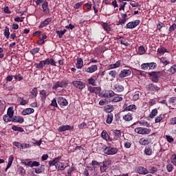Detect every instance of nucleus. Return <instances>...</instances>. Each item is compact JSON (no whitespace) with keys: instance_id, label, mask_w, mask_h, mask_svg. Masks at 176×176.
<instances>
[{"instance_id":"obj_1","label":"nucleus","mask_w":176,"mask_h":176,"mask_svg":"<svg viewBox=\"0 0 176 176\" xmlns=\"http://www.w3.org/2000/svg\"><path fill=\"white\" fill-rule=\"evenodd\" d=\"M147 74L148 76L151 78V80L154 83H157L159 82V78H160V76H163V72H151Z\"/></svg>"},{"instance_id":"obj_2","label":"nucleus","mask_w":176,"mask_h":176,"mask_svg":"<svg viewBox=\"0 0 176 176\" xmlns=\"http://www.w3.org/2000/svg\"><path fill=\"white\" fill-rule=\"evenodd\" d=\"M140 67L141 69H143L144 71H151L156 69V68L157 67V64L155 62L146 63H142Z\"/></svg>"},{"instance_id":"obj_3","label":"nucleus","mask_w":176,"mask_h":176,"mask_svg":"<svg viewBox=\"0 0 176 176\" xmlns=\"http://www.w3.org/2000/svg\"><path fill=\"white\" fill-rule=\"evenodd\" d=\"M103 151L104 153L106 155H116L118 152H119V149L116 147H111V146H103Z\"/></svg>"},{"instance_id":"obj_4","label":"nucleus","mask_w":176,"mask_h":176,"mask_svg":"<svg viewBox=\"0 0 176 176\" xmlns=\"http://www.w3.org/2000/svg\"><path fill=\"white\" fill-rule=\"evenodd\" d=\"M151 131H152L151 129L145 127L140 126L135 129V133L140 134L141 135H147L148 134H151Z\"/></svg>"},{"instance_id":"obj_5","label":"nucleus","mask_w":176,"mask_h":176,"mask_svg":"<svg viewBox=\"0 0 176 176\" xmlns=\"http://www.w3.org/2000/svg\"><path fill=\"white\" fill-rule=\"evenodd\" d=\"M68 86V80H58L56 83L54 84L52 87V90H57L58 87H60L61 89H63L64 87H67Z\"/></svg>"},{"instance_id":"obj_6","label":"nucleus","mask_w":176,"mask_h":176,"mask_svg":"<svg viewBox=\"0 0 176 176\" xmlns=\"http://www.w3.org/2000/svg\"><path fill=\"white\" fill-rule=\"evenodd\" d=\"M72 83L73 86L76 87V89H78L80 91L83 90V89L86 87V83H85L83 81L74 80V81H72Z\"/></svg>"},{"instance_id":"obj_7","label":"nucleus","mask_w":176,"mask_h":176,"mask_svg":"<svg viewBox=\"0 0 176 176\" xmlns=\"http://www.w3.org/2000/svg\"><path fill=\"white\" fill-rule=\"evenodd\" d=\"M146 87L147 90H148V91H151V93H156L160 90V87L153 83L148 84Z\"/></svg>"},{"instance_id":"obj_8","label":"nucleus","mask_w":176,"mask_h":176,"mask_svg":"<svg viewBox=\"0 0 176 176\" xmlns=\"http://www.w3.org/2000/svg\"><path fill=\"white\" fill-rule=\"evenodd\" d=\"M131 72H132L131 69H124L120 71L119 74V78H120V79L127 78V76H130V75H131Z\"/></svg>"},{"instance_id":"obj_9","label":"nucleus","mask_w":176,"mask_h":176,"mask_svg":"<svg viewBox=\"0 0 176 176\" xmlns=\"http://www.w3.org/2000/svg\"><path fill=\"white\" fill-rule=\"evenodd\" d=\"M140 23H141V21H140V19H136L133 21L129 22L126 25V28L129 30H133V28H135V27H138V25H140Z\"/></svg>"},{"instance_id":"obj_10","label":"nucleus","mask_w":176,"mask_h":176,"mask_svg":"<svg viewBox=\"0 0 176 176\" xmlns=\"http://www.w3.org/2000/svg\"><path fill=\"white\" fill-rule=\"evenodd\" d=\"M71 130H74V126L63 125L59 126L58 129V133H64V131H71Z\"/></svg>"},{"instance_id":"obj_11","label":"nucleus","mask_w":176,"mask_h":176,"mask_svg":"<svg viewBox=\"0 0 176 176\" xmlns=\"http://www.w3.org/2000/svg\"><path fill=\"white\" fill-rule=\"evenodd\" d=\"M123 108H124V112H127L129 111L134 112L135 111H137V106L135 104H130L129 106H127V104L124 103Z\"/></svg>"},{"instance_id":"obj_12","label":"nucleus","mask_w":176,"mask_h":176,"mask_svg":"<svg viewBox=\"0 0 176 176\" xmlns=\"http://www.w3.org/2000/svg\"><path fill=\"white\" fill-rule=\"evenodd\" d=\"M100 163H101V164L100 165V171H101V173H105V171H107V170H108V166H109V164H111V160L104 161Z\"/></svg>"},{"instance_id":"obj_13","label":"nucleus","mask_w":176,"mask_h":176,"mask_svg":"<svg viewBox=\"0 0 176 176\" xmlns=\"http://www.w3.org/2000/svg\"><path fill=\"white\" fill-rule=\"evenodd\" d=\"M136 171L137 173H138V174H140L142 175H146V174L149 173V170H148L144 166L136 167Z\"/></svg>"},{"instance_id":"obj_14","label":"nucleus","mask_w":176,"mask_h":176,"mask_svg":"<svg viewBox=\"0 0 176 176\" xmlns=\"http://www.w3.org/2000/svg\"><path fill=\"white\" fill-rule=\"evenodd\" d=\"M57 102L60 107H67L68 105V100L64 97H58Z\"/></svg>"},{"instance_id":"obj_15","label":"nucleus","mask_w":176,"mask_h":176,"mask_svg":"<svg viewBox=\"0 0 176 176\" xmlns=\"http://www.w3.org/2000/svg\"><path fill=\"white\" fill-rule=\"evenodd\" d=\"M68 167V163H64V162H60L58 161V164L56 165V168L58 170V171H63L65 170Z\"/></svg>"},{"instance_id":"obj_16","label":"nucleus","mask_w":176,"mask_h":176,"mask_svg":"<svg viewBox=\"0 0 176 176\" xmlns=\"http://www.w3.org/2000/svg\"><path fill=\"white\" fill-rule=\"evenodd\" d=\"M41 8L43 9V12L45 14H50V8H49V3L46 1H45L41 6Z\"/></svg>"},{"instance_id":"obj_17","label":"nucleus","mask_w":176,"mask_h":176,"mask_svg":"<svg viewBox=\"0 0 176 176\" xmlns=\"http://www.w3.org/2000/svg\"><path fill=\"white\" fill-rule=\"evenodd\" d=\"M113 90L116 93H122L124 91V87L121 84L117 83L113 85Z\"/></svg>"},{"instance_id":"obj_18","label":"nucleus","mask_w":176,"mask_h":176,"mask_svg":"<svg viewBox=\"0 0 176 176\" xmlns=\"http://www.w3.org/2000/svg\"><path fill=\"white\" fill-rule=\"evenodd\" d=\"M166 113L160 114L157 116L155 118V123H163L164 119H166Z\"/></svg>"},{"instance_id":"obj_19","label":"nucleus","mask_w":176,"mask_h":176,"mask_svg":"<svg viewBox=\"0 0 176 176\" xmlns=\"http://www.w3.org/2000/svg\"><path fill=\"white\" fill-rule=\"evenodd\" d=\"M53 20L52 17L47 18L45 19L43 21H42L39 26L38 28H45L47 25H49L50 24V22Z\"/></svg>"},{"instance_id":"obj_20","label":"nucleus","mask_w":176,"mask_h":176,"mask_svg":"<svg viewBox=\"0 0 176 176\" xmlns=\"http://www.w3.org/2000/svg\"><path fill=\"white\" fill-rule=\"evenodd\" d=\"M11 119V122H13L14 123H24V118L20 116H14Z\"/></svg>"},{"instance_id":"obj_21","label":"nucleus","mask_w":176,"mask_h":176,"mask_svg":"<svg viewBox=\"0 0 176 176\" xmlns=\"http://www.w3.org/2000/svg\"><path fill=\"white\" fill-rule=\"evenodd\" d=\"M122 19L118 21V25H123V24H126V21L129 20V17H127V13H122L121 14Z\"/></svg>"},{"instance_id":"obj_22","label":"nucleus","mask_w":176,"mask_h":176,"mask_svg":"<svg viewBox=\"0 0 176 176\" xmlns=\"http://www.w3.org/2000/svg\"><path fill=\"white\" fill-rule=\"evenodd\" d=\"M61 160V156H58V157L54 158L53 160L49 161L48 165L49 167H52V166H57L58 164V162Z\"/></svg>"},{"instance_id":"obj_23","label":"nucleus","mask_w":176,"mask_h":176,"mask_svg":"<svg viewBox=\"0 0 176 176\" xmlns=\"http://www.w3.org/2000/svg\"><path fill=\"white\" fill-rule=\"evenodd\" d=\"M47 96H49V94H47V92L46 91V90L43 89L40 91V97H41V102H45L46 98L47 97Z\"/></svg>"},{"instance_id":"obj_24","label":"nucleus","mask_w":176,"mask_h":176,"mask_svg":"<svg viewBox=\"0 0 176 176\" xmlns=\"http://www.w3.org/2000/svg\"><path fill=\"white\" fill-rule=\"evenodd\" d=\"M35 110L33 108H27L22 111L21 115L23 116H26V115H31V113H34Z\"/></svg>"},{"instance_id":"obj_25","label":"nucleus","mask_w":176,"mask_h":176,"mask_svg":"<svg viewBox=\"0 0 176 176\" xmlns=\"http://www.w3.org/2000/svg\"><path fill=\"white\" fill-rule=\"evenodd\" d=\"M89 91L90 93H94L95 94H98L100 91H101V87H88Z\"/></svg>"},{"instance_id":"obj_26","label":"nucleus","mask_w":176,"mask_h":176,"mask_svg":"<svg viewBox=\"0 0 176 176\" xmlns=\"http://www.w3.org/2000/svg\"><path fill=\"white\" fill-rule=\"evenodd\" d=\"M98 69V66L97 65H93L91 67L86 69L85 72H88V74H93V72H96Z\"/></svg>"},{"instance_id":"obj_27","label":"nucleus","mask_w":176,"mask_h":176,"mask_svg":"<svg viewBox=\"0 0 176 176\" xmlns=\"http://www.w3.org/2000/svg\"><path fill=\"white\" fill-rule=\"evenodd\" d=\"M102 27L103 30L106 31V32H107V34H109V32L112 31V28H111V25H109L105 22H102Z\"/></svg>"},{"instance_id":"obj_28","label":"nucleus","mask_w":176,"mask_h":176,"mask_svg":"<svg viewBox=\"0 0 176 176\" xmlns=\"http://www.w3.org/2000/svg\"><path fill=\"white\" fill-rule=\"evenodd\" d=\"M110 100L112 102H120V101H123V97L115 94V96Z\"/></svg>"},{"instance_id":"obj_29","label":"nucleus","mask_w":176,"mask_h":176,"mask_svg":"<svg viewBox=\"0 0 176 176\" xmlns=\"http://www.w3.org/2000/svg\"><path fill=\"white\" fill-rule=\"evenodd\" d=\"M101 137L103 140H105V141H109V142L112 141V138L109 137L108 132H107L106 131H102Z\"/></svg>"},{"instance_id":"obj_30","label":"nucleus","mask_w":176,"mask_h":176,"mask_svg":"<svg viewBox=\"0 0 176 176\" xmlns=\"http://www.w3.org/2000/svg\"><path fill=\"white\" fill-rule=\"evenodd\" d=\"M34 173L36 174H42V173H45V165L41 164L38 168H34Z\"/></svg>"},{"instance_id":"obj_31","label":"nucleus","mask_w":176,"mask_h":176,"mask_svg":"<svg viewBox=\"0 0 176 176\" xmlns=\"http://www.w3.org/2000/svg\"><path fill=\"white\" fill-rule=\"evenodd\" d=\"M118 75V72H116L115 70H111L108 74H107V79L108 80V79H109V76H111V80H113V79H115L116 78V76Z\"/></svg>"},{"instance_id":"obj_32","label":"nucleus","mask_w":176,"mask_h":176,"mask_svg":"<svg viewBox=\"0 0 176 176\" xmlns=\"http://www.w3.org/2000/svg\"><path fill=\"white\" fill-rule=\"evenodd\" d=\"M120 67V60H118L114 64H111L107 66V69H115Z\"/></svg>"},{"instance_id":"obj_33","label":"nucleus","mask_w":176,"mask_h":176,"mask_svg":"<svg viewBox=\"0 0 176 176\" xmlns=\"http://www.w3.org/2000/svg\"><path fill=\"white\" fill-rule=\"evenodd\" d=\"M122 119L125 122H131V120H133V114L131 113H128L123 116Z\"/></svg>"},{"instance_id":"obj_34","label":"nucleus","mask_w":176,"mask_h":176,"mask_svg":"<svg viewBox=\"0 0 176 176\" xmlns=\"http://www.w3.org/2000/svg\"><path fill=\"white\" fill-rule=\"evenodd\" d=\"M113 140H116L118 138H120V137H122V132H120V130H118L116 129L113 133Z\"/></svg>"},{"instance_id":"obj_35","label":"nucleus","mask_w":176,"mask_h":176,"mask_svg":"<svg viewBox=\"0 0 176 176\" xmlns=\"http://www.w3.org/2000/svg\"><path fill=\"white\" fill-rule=\"evenodd\" d=\"M115 96V92L112 90L105 91L104 98H112Z\"/></svg>"},{"instance_id":"obj_36","label":"nucleus","mask_w":176,"mask_h":176,"mask_svg":"<svg viewBox=\"0 0 176 176\" xmlns=\"http://www.w3.org/2000/svg\"><path fill=\"white\" fill-rule=\"evenodd\" d=\"M76 63V68H78V69H80L83 67V59L82 58H77Z\"/></svg>"},{"instance_id":"obj_37","label":"nucleus","mask_w":176,"mask_h":176,"mask_svg":"<svg viewBox=\"0 0 176 176\" xmlns=\"http://www.w3.org/2000/svg\"><path fill=\"white\" fill-rule=\"evenodd\" d=\"M144 155H146V156L152 155V147L151 146H146L145 147Z\"/></svg>"},{"instance_id":"obj_38","label":"nucleus","mask_w":176,"mask_h":176,"mask_svg":"<svg viewBox=\"0 0 176 176\" xmlns=\"http://www.w3.org/2000/svg\"><path fill=\"white\" fill-rule=\"evenodd\" d=\"M115 109V107H113V105L112 104H109V105H107L105 107H104V111L105 112H107V113H112L111 112H113V111Z\"/></svg>"},{"instance_id":"obj_39","label":"nucleus","mask_w":176,"mask_h":176,"mask_svg":"<svg viewBox=\"0 0 176 176\" xmlns=\"http://www.w3.org/2000/svg\"><path fill=\"white\" fill-rule=\"evenodd\" d=\"M140 144L143 146L149 145V144H151V141L148 139L141 138L140 140Z\"/></svg>"},{"instance_id":"obj_40","label":"nucleus","mask_w":176,"mask_h":176,"mask_svg":"<svg viewBox=\"0 0 176 176\" xmlns=\"http://www.w3.org/2000/svg\"><path fill=\"white\" fill-rule=\"evenodd\" d=\"M141 95L142 94L140 91H135L132 98L133 101H137V100H140Z\"/></svg>"},{"instance_id":"obj_41","label":"nucleus","mask_w":176,"mask_h":176,"mask_svg":"<svg viewBox=\"0 0 176 176\" xmlns=\"http://www.w3.org/2000/svg\"><path fill=\"white\" fill-rule=\"evenodd\" d=\"M7 116L12 119L14 116V111L13 110V107H9L7 111Z\"/></svg>"},{"instance_id":"obj_42","label":"nucleus","mask_w":176,"mask_h":176,"mask_svg":"<svg viewBox=\"0 0 176 176\" xmlns=\"http://www.w3.org/2000/svg\"><path fill=\"white\" fill-rule=\"evenodd\" d=\"M157 53H158V54H164V53H168V50L164 48V47H161L157 49Z\"/></svg>"},{"instance_id":"obj_43","label":"nucleus","mask_w":176,"mask_h":176,"mask_svg":"<svg viewBox=\"0 0 176 176\" xmlns=\"http://www.w3.org/2000/svg\"><path fill=\"white\" fill-rule=\"evenodd\" d=\"M113 120V114L108 113L106 123H107V124H111V123H112Z\"/></svg>"},{"instance_id":"obj_44","label":"nucleus","mask_w":176,"mask_h":176,"mask_svg":"<svg viewBox=\"0 0 176 176\" xmlns=\"http://www.w3.org/2000/svg\"><path fill=\"white\" fill-rule=\"evenodd\" d=\"M3 35L7 39H9V38H10V32H9V27H5Z\"/></svg>"},{"instance_id":"obj_45","label":"nucleus","mask_w":176,"mask_h":176,"mask_svg":"<svg viewBox=\"0 0 176 176\" xmlns=\"http://www.w3.org/2000/svg\"><path fill=\"white\" fill-rule=\"evenodd\" d=\"M88 84L91 85V86H96V76L91 77L90 78H89L88 79Z\"/></svg>"},{"instance_id":"obj_46","label":"nucleus","mask_w":176,"mask_h":176,"mask_svg":"<svg viewBox=\"0 0 176 176\" xmlns=\"http://www.w3.org/2000/svg\"><path fill=\"white\" fill-rule=\"evenodd\" d=\"M12 130L14 131H19V133H23L24 131V129H23L21 126H17L16 125L12 126Z\"/></svg>"},{"instance_id":"obj_47","label":"nucleus","mask_w":176,"mask_h":176,"mask_svg":"<svg viewBox=\"0 0 176 176\" xmlns=\"http://www.w3.org/2000/svg\"><path fill=\"white\" fill-rule=\"evenodd\" d=\"M45 67V62L43 60H41L38 63H36V68L38 69H43Z\"/></svg>"},{"instance_id":"obj_48","label":"nucleus","mask_w":176,"mask_h":176,"mask_svg":"<svg viewBox=\"0 0 176 176\" xmlns=\"http://www.w3.org/2000/svg\"><path fill=\"white\" fill-rule=\"evenodd\" d=\"M157 109H154L151 111V114L149 115L150 119H153L155 116H157Z\"/></svg>"},{"instance_id":"obj_49","label":"nucleus","mask_w":176,"mask_h":176,"mask_svg":"<svg viewBox=\"0 0 176 176\" xmlns=\"http://www.w3.org/2000/svg\"><path fill=\"white\" fill-rule=\"evenodd\" d=\"M134 71L136 75H138V76H146V74L144 71L138 70L137 69H134Z\"/></svg>"},{"instance_id":"obj_50","label":"nucleus","mask_w":176,"mask_h":176,"mask_svg":"<svg viewBox=\"0 0 176 176\" xmlns=\"http://www.w3.org/2000/svg\"><path fill=\"white\" fill-rule=\"evenodd\" d=\"M160 61L163 64V65H168V64H170V61H168L166 57L160 58Z\"/></svg>"},{"instance_id":"obj_51","label":"nucleus","mask_w":176,"mask_h":176,"mask_svg":"<svg viewBox=\"0 0 176 176\" xmlns=\"http://www.w3.org/2000/svg\"><path fill=\"white\" fill-rule=\"evenodd\" d=\"M40 50H41V48L35 47V48L32 49L30 51V53L32 54V56H35V54H38V53H39Z\"/></svg>"},{"instance_id":"obj_52","label":"nucleus","mask_w":176,"mask_h":176,"mask_svg":"<svg viewBox=\"0 0 176 176\" xmlns=\"http://www.w3.org/2000/svg\"><path fill=\"white\" fill-rule=\"evenodd\" d=\"M67 32V30L64 29L63 30H56V34H57V35H58V38H63L64 34H65Z\"/></svg>"},{"instance_id":"obj_53","label":"nucleus","mask_w":176,"mask_h":176,"mask_svg":"<svg viewBox=\"0 0 176 176\" xmlns=\"http://www.w3.org/2000/svg\"><path fill=\"white\" fill-rule=\"evenodd\" d=\"M140 126H144V127H151V124H149V122H148V121L146 120H140L139 122Z\"/></svg>"},{"instance_id":"obj_54","label":"nucleus","mask_w":176,"mask_h":176,"mask_svg":"<svg viewBox=\"0 0 176 176\" xmlns=\"http://www.w3.org/2000/svg\"><path fill=\"white\" fill-rule=\"evenodd\" d=\"M39 166H41V163H39V162L37 161H30V167H39Z\"/></svg>"},{"instance_id":"obj_55","label":"nucleus","mask_w":176,"mask_h":176,"mask_svg":"<svg viewBox=\"0 0 176 176\" xmlns=\"http://www.w3.org/2000/svg\"><path fill=\"white\" fill-rule=\"evenodd\" d=\"M17 172L19 173V174H20L21 175H24L25 174V169L24 168H23V166H19L17 168Z\"/></svg>"},{"instance_id":"obj_56","label":"nucleus","mask_w":176,"mask_h":176,"mask_svg":"<svg viewBox=\"0 0 176 176\" xmlns=\"http://www.w3.org/2000/svg\"><path fill=\"white\" fill-rule=\"evenodd\" d=\"M166 170L168 173H172L174 170V165H173V164H168L166 165Z\"/></svg>"},{"instance_id":"obj_57","label":"nucleus","mask_w":176,"mask_h":176,"mask_svg":"<svg viewBox=\"0 0 176 176\" xmlns=\"http://www.w3.org/2000/svg\"><path fill=\"white\" fill-rule=\"evenodd\" d=\"M168 72H170V74H173L176 72V65H172L168 69Z\"/></svg>"},{"instance_id":"obj_58","label":"nucleus","mask_w":176,"mask_h":176,"mask_svg":"<svg viewBox=\"0 0 176 176\" xmlns=\"http://www.w3.org/2000/svg\"><path fill=\"white\" fill-rule=\"evenodd\" d=\"M148 170L151 174H155V173L157 172V168L155 166H149Z\"/></svg>"},{"instance_id":"obj_59","label":"nucleus","mask_w":176,"mask_h":176,"mask_svg":"<svg viewBox=\"0 0 176 176\" xmlns=\"http://www.w3.org/2000/svg\"><path fill=\"white\" fill-rule=\"evenodd\" d=\"M169 104H171V105H176V97L173 96L169 98L168 100Z\"/></svg>"},{"instance_id":"obj_60","label":"nucleus","mask_w":176,"mask_h":176,"mask_svg":"<svg viewBox=\"0 0 176 176\" xmlns=\"http://www.w3.org/2000/svg\"><path fill=\"white\" fill-rule=\"evenodd\" d=\"M115 120L116 122H117L118 124H122V120H120V114H116Z\"/></svg>"},{"instance_id":"obj_61","label":"nucleus","mask_w":176,"mask_h":176,"mask_svg":"<svg viewBox=\"0 0 176 176\" xmlns=\"http://www.w3.org/2000/svg\"><path fill=\"white\" fill-rule=\"evenodd\" d=\"M30 94H32V96H33V97H36V96H38V88H33Z\"/></svg>"},{"instance_id":"obj_62","label":"nucleus","mask_w":176,"mask_h":176,"mask_svg":"<svg viewBox=\"0 0 176 176\" xmlns=\"http://www.w3.org/2000/svg\"><path fill=\"white\" fill-rule=\"evenodd\" d=\"M138 52L140 54H145V47H144L143 45H140L139 47Z\"/></svg>"},{"instance_id":"obj_63","label":"nucleus","mask_w":176,"mask_h":176,"mask_svg":"<svg viewBox=\"0 0 176 176\" xmlns=\"http://www.w3.org/2000/svg\"><path fill=\"white\" fill-rule=\"evenodd\" d=\"M175 30H176V24L173 23L169 27V30H168L169 34H171V32H173V31H175Z\"/></svg>"},{"instance_id":"obj_64","label":"nucleus","mask_w":176,"mask_h":176,"mask_svg":"<svg viewBox=\"0 0 176 176\" xmlns=\"http://www.w3.org/2000/svg\"><path fill=\"white\" fill-rule=\"evenodd\" d=\"M170 160L171 163H173L174 166H176V154H174L170 157Z\"/></svg>"}]
</instances>
